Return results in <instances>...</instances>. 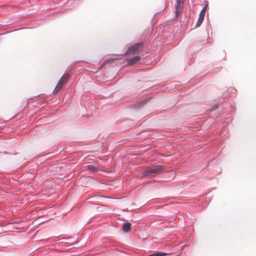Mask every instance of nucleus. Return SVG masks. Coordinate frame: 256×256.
I'll return each instance as SVG.
<instances>
[{
	"instance_id": "obj_1",
	"label": "nucleus",
	"mask_w": 256,
	"mask_h": 256,
	"mask_svg": "<svg viewBox=\"0 0 256 256\" xmlns=\"http://www.w3.org/2000/svg\"><path fill=\"white\" fill-rule=\"evenodd\" d=\"M163 170L164 168L162 166L160 165H154L148 167L144 171V175L146 176H150L156 174H160Z\"/></svg>"
},
{
	"instance_id": "obj_5",
	"label": "nucleus",
	"mask_w": 256,
	"mask_h": 256,
	"mask_svg": "<svg viewBox=\"0 0 256 256\" xmlns=\"http://www.w3.org/2000/svg\"><path fill=\"white\" fill-rule=\"evenodd\" d=\"M140 60V56H135L132 58L128 59V62L129 64H134Z\"/></svg>"
},
{
	"instance_id": "obj_6",
	"label": "nucleus",
	"mask_w": 256,
	"mask_h": 256,
	"mask_svg": "<svg viewBox=\"0 0 256 256\" xmlns=\"http://www.w3.org/2000/svg\"><path fill=\"white\" fill-rule=\"evenodd\" d=\"M183 6V4L182 2H180V0H176V2L175 4V8H176V14L178 13L182 8Z\"/></svg>"
},
{
	"instance_id": "obj_7",
	"label": "nucleus",
	"mask_w": 256,
	"mask_h": 256,
	"mask_svg": "<svg viewBox=\"0 0 256 256\" xmlns=\"http://www.w3.org/2000/svg\"><path fill=\"white\" fill-rule=\"evenodd\" d=\"M131 224L130 222H126V224H124L122 228V230L124 232H128L130 230L131 228Z\"/></svg>"
},
{
	"instance_id": "obj_8",
	"label": "nucleus",
	"mask_w": 256,
	"mask_h": 256,
	"mask_svg": "<svg viewBox=\"0 0 256 256\" xmlns=\"http://www.w3.org/2000/svg\"><path fill=\"white\" fill-rule=\"evenodd\" d=\"M88 168L90 170L92 171V172H96L97 170H98V168L96 167H94V166H92V165L88 166Z\"/></svg>"
},
{
	"instance_id": "obj_4",
	"label": "nucleus",
	"mask_w": 256,
	"mask_h": 256,
	"mask_svg": "<svg viewBox=\"0 0 256 256\" xmlns=\"http://www.w3.org/2000/svg\"><path fill=\"white\" fill-rule=\"evenodd\" d=\"M206 6H207V5H206L204 6V7L200 11V12L199 14L198 19L196 22V26H200L201 25V24H202V22H203L204 18L205 16L206 12Z\"/></svg>"
},
{
	"instance_id": "obj_2",
	"label": "nucleus",
	"mask_w": 256,
	"mask_h": 256,
	"mask_svg": "<svg viewBox=\"0 0 256 256\" xmlns=\"http://www.w3.org/2000/svg\"><path fill=\"white\" fill-rule=\"evenodd\" d=\"M70 77L68 74H64L61 78L59 80L55 89L54 92H58L60 88H62L64 84L68 80Z\"/></svg>"
},
{
	"instance_id": "obj_3",
	"label": "nucleus",
	"mask_w": 256,
	"mask_h": 256,
	"mask_svg": "<svg viewBox=\"0 0 256 256\" xmlns=\"http://www.w3.org/2000/svg\"><path fill=\"white\" fill-rule=\"evenodd\" d=\"M142 44L141 43L136 44L132 46L124 54V55H126L128 54L134 52L136 51H138L142 49Z\"/></svg>"
}]
</instances>
